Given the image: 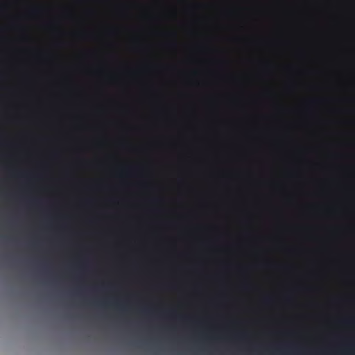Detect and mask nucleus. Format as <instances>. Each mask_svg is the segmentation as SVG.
<instances>
[{
  "label": "nucleus",
  "mask_w": 355,
  "mask_h": 355,
  "mask_svg": "<svg viewBox=\"0 0 355 355\" xmlns=\"http://www.w3.org/2000/svg\"><path fill=\"white\" fill-rule=\"evenodd\" d=\"M39 11H40V9L36 8L31 10V12L33 14L37 13Z\"/></svg>",
  "instance_id": "nucleus-1"
},
{
  "label": "nucleus",
  "mask_w": 355,
  "mask_h": 355,
  "mask_svg": "<svg viewBox=\"0 0 355 355\" xmlns=\"http://www.w3.org/2000/svg\"><path fill=\"white\" fill-rule=\"evenodd\" d=\"M352 322H353V320H345V323L346 324H352Z\"/></svg>",
  "instance_id": "nucleus-2"
}]
</instances>
